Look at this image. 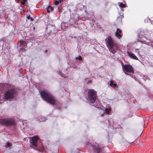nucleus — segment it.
Instances as JSON below:
<instances>
[{
    "instance_id": "f257e3e1",
    "label": "nucleus",
    "mask_w": 153,
    "mask_h": 153,
    "mask_svg": "<svg viewBox=\"0 0 153 153\" xmlns=\"http://www.w3.org/2000/svg\"><path fill=\"white\" fill-rule=\"evenodd\" d=\"M41 97L44 100L52 105L56 104L55 98L48 91L44 90L41 92Z\"/></svg>"
},
{
    "instance_id": "f03ea898",
    "label": "nucleus",
    "mask_w": 153,
    "mask_h": 153,
    "mask_svg": "<svg viewBox=\"0 0 153 153\" xmlns=\"http://www.w3.org/2000/svg\"><path fill=\"white\" fill-rule=\"evenodd\" d=\"M105 40L107 41L106 44L107 46L110 51L114 54L115 53V51L118 49L117 45L115 43L114 41L111 36L108 37Z\"/></svg>"
},
{
    "instance_id": "7ed1b4c3",
    "label": "nucleus",
    "mask_w": 153,
    "mask_h": 153,
    "mask_svg": "<svg viewBox=\"0 0 153 153\" xmlns=\"http://www.w3.org/2000/svg\"><path fill=\"white\" fill-rule=\"evenodd\" d=\"M88 97L90 103H94L97 98V92L93 89L89 90L88 92Z\"/></svg>"
},
{
    "instance_id": "20e7f679",
    "label": "nucleus",
    "mask_w": 153,
    "mask_h": 153,
    "mask_svg": "<svg viewBox=\"0 0 153 153\" xmlns=\"http://www.w3.org/2000/svg\"><path fill=\"white\" fill-rule=\"evenodd\" d=\"M17 94V91L14 88H12L11 89L6 92L4 96V98L6 99H13Z\"/></svg>"
},
{
    "instance_id": "39448f33",
    "label": "nucleus",
    "mask_w": 153,
    "mask_h": 153,
    "mask_svg": "<svg viewBox=\"0 0 153 153\" xmlns=\"http://www.w3.org/2000/svg\"><path fill=\"white\" fill-rule=\"evenodd\" d=\"M92 146L93 150L94 153H100L102 151V148L100 147L99 145L97 144L96 142H95V144H92L89 143L88 142L86 143V146Z\"/></svg>"
},
{
    "instance_id": "423d86ee",
    "label": "nucleus",
    "mask_w": 153,
    "mask_h": 153,
    "mask_svg": "<svg viewBox=\"0 0 153 153\" xmlns=\"http://www.w3.org/2000/svg\"><path fill=\"white\" fill-rule=\"evenodd\" d=\"M0 124L6 125V126H13L15 124V121L12 119H0Z\"/></svg>"
},
{
    "instance_id": "0eeeda50",
    "label": "nucleus",
    "mask_w": 153,
    "mask_h": 153,
    "mask_svg": "<svg viewBox=\"0 0 153 153\" xmlns=\"http://www.w3.org/2000/svg\"><path fill=\"white\" fill-rule=\"evenodd\" d=\"M39 140V138L37 136H33L31 139L30 140V145H32L34 147L37 146V143Z\"/></svg>"
},
{
    "instance_id": "6e6552de",
    "label": "nucleus",
    "mask_w": 153,
    "mask_h": 153,
    "mask_svg": "<svg viewBox=\"0 0 153 153\" xmlns=\"http://www.w3.org/2000/svg\"><path fill=\"white\" fill-rule=\"evenodd\" d=\"M124 70L126 71L129 73H133L134 70L133 67L130 65H125L123 67Z\"/></svg>"
},
{
    "instance_id": "1a4fd4ad",
    "label": "nucleus",
    "mask_w": 153,
    "mask_h": 153,
    "mask_svg": "<svg viewBox=\"0 0 153 153\" xmlns=\"http://www.w3.org/2000/svg\"><path fill=\"white\" fill-rule=\"evenodd\" d=\"M122 32L119 29H117L115 33V35L118 38L120 39L122 37L121 35L120 34Z\"/></svg>"
},
{
    "instance_id": "9d476101",
    "label": "nucleus",
    "mask_w": 153,
    "mask_h": 153,
    "mask_svg": "<svg viewBox=\"0 0 153 153\" xmlns=\"http://www.w3.org/2000/svg\"><path fill=\"white\" fill-rule=\"evenodd\" d=\"M127 53L128 55L131 58L135 60H138V59L137 56L133 53H129L128 52H127Z\"/></svg>"
},
{
    "instance_id": "9b49d317",
    "label": "nucleus",
    "mask_w": 153,
    "mask_h": 153,
    "mask_svg": "<svg viewBox=\"0 0 153 153\" xmlns=\"http://www.w3.org/2000/svg\"><path fill=\"white\" fill-rule=\"evenodd\" d=\"M47 11L48 13H49L53 10V7H51L50 6H48L46 8Z\"/></svg>"
},
{
    "instance_id": "f8f14e48",
    "label": "nucleus",
    "mask_w": 153,
    "mask_h": 153,
    "mask_svg": "<svg viewBox=\"0 0 153 153\" xmlns=\"http://www.w3.org/2000/svg\"><path fill=\"white\" fill-rule=\"evenodd\" d=\"M19 43L21 45H22L23 46H25L27 45V44H26V42L24 40H20L19 42Z\"/></svg>"
},
{
    "instance_id": "ddd939ff",
    "label": "nucleus",
    "mask_w": 153,
    "mask_h": 153,
    "mask_svg": "<svg viewBox=\"0 0 153 153\" xmlns=\"http://www.w3.org/2000/svg\"><path fill=\"white\" fill-rule=\"evenodd\" d=\"M119 6L120 7L122 8H123L126 7V4H123L122 2H120L119 4Z\"/></svg>"
},
{
    "instance_id": "4468645a",
    "label": "nucleus",
    "mask_w": 153,
    "mask_h": 153,
    "mask_svg": "<svg viewBox=\"0 0 153 153\" xmlns=\"http://www.w3.org/2000/svg\"><path fill=\"white\" fill-rule=\"evenodd\" d=\"M105 111L106 113L109 114L110 112L111 111V109L110 108H106L105 109Z\"/></svg>"
},
{
    "instance_id": "2eb2a0df",
    "label": "nucleus",
    "mask_w": 153,
    "mask_h": 153,
    "mask_svg": "<svg viewBox=\"0 0 153 153\" xmlns=\"http://www.w3.org/2000/svg\"><path fill=\"white\" fill-rule=\"evenodd\" d=\"M75 59L76 60L78 59L79 61H81L82 60V58L81 56H79L78 57H76L75 58Z\"/></svg>"
},
{
    "instance_id": "dca6fc26",
    "label": "nucleus",
    "mask_w": 153,
    "mask_h": 153,
    "mask_svg": "<svg viewBox=\"0 0 153 153\" xmlns=\"http://www.w3.org/2000/svg\"><path fill=\"white\" fill-rule=\"evenodd\" d=\"M27 18L28 19H30V21L32 22L33 21L34 19L32 17H30V15H29L27 16Z\"/></svg>"
},
{
    "instance_id": "f3484780",
    "label": "nucleus",
    "mask_w": 153,
    "mask_h": 153,
    "mask_svg": "<svg viewBox=\"0 0 153 153\" xmlns=\"http://www.w3.org/2000/svg\"><path fill=\"white\" fill-rule=\"evenodd\" d=\"M26 1L27 0H23L21 2V3L22 4L24 5Z\"/></svg>"
},
{
    "instance_id": "a211bd4d",
    "label": "nucleus",
    "mask_w": 153,
    "mask_h": 153,
    "mask_svg": "<svg viewBox=\"0 0 153 153\" xmlns=\"http://www.w3.org/2000/svg\"><path fill=\"white\" fill-rule=\"evenodd\" d=\"M20 50L21 51L24 52L25 51L26 49L24 48H22L20 49Z\"/></svg>"
},
{
    "instance_id": "6ab92c4d",
    "label": "nucleus",
    "mask_w": 153,
    "mask_h": 153,
    "mask_svg": "<svg viewBox=\"0 0 153 153\" xmlns=\"http://www.w3.org/2000/svg\"><path fill=\"white\" fill-rule=\"evenodd\" d=\"M59 1H55L54 2V4L55 5H57L59 4Z\"/></svg>"
},
{
    "instance_id": "aec40b11",
    "label": "nucleus",
    "mask_w": 153,
    "mask_h": 153,
    "mask_svg": "<svg viewBox=\"0 0 153 153\" xmlns=\"http://www.w3.org/2000/svg\"><path fill=\"white\" fill-rule=\"evenodd\" d=\"M113 84V81L112 80H111L110 82V85L111 87L112 86V85Z\"/></svg>"
},
{
    "instance_id": "412c9836",
    "label": "nucleus",
    "mask_w": 153,
    "mask_h": 153,
    "mask_svg": "<svg viewBox=\"0 0 153 153\" xmlns=\"http://www.w3.org/2000/svg\"><path fill=\"white\" fill-rule=\"evenodd\" d=\"M6 144L7 146V147H10L11 146V145L10 143H7Z\"/></svg>"
},
{
    "instance_id": "4be33fe9",
    "label": "nucleus",
    "mask_w": 153,
    "mask_h": 153,
    "mask_svg": "<svg viewBox=\"0 0 153 153\" xmlns=\"http://www.w3.org/2000/svg\"><path fill=\"white\" fill-rule=\"evenodd\" d=\"M117 85L116 84V83H114L112 85V87H116Z\"/></svg>"
},
{
    "instance_id": "5701e85b",
    "label": "nucleus",
    "mask_w": 153,
    "mask_h": 153,
    "mask_svg": "<svg viewBox=\"0 0 153 153\" xmlns=\"http://www.w3.org/2000/svg\"><path fill=\"white\" fill-rule=\"evenodd\" d=\"M44 149V148H42V149H36L37 150H38L39 151H42Z\"/></svg>"
},
{
    "instance_id": "b1692460",
    "label": "nucleus",
    "mask_w": 153,
    "mask_h": 153,
    "mask_svg": "<svg viewBox=\"0 0 153 153\" xmlns=\"http://www.w3.org/2000/svg\"><path fill=\"white\" fill-rule=\"evenodd\" d=\"M58 10H59V11L60 12L61 9L59 7H58Z\"/></svg>"
},
{
    "instance_id": "393cba45",
    "label": "nucleus",
    "mask_w": 153,
    "mask_h": 153,
    "mask_svg": "<svg viewBox=\"0 0 153 153\" xmlns=\"http://www.w3.org/2000/svg\"><path fill=\"white\" fill-rule=\"evenodd\" d=\"M59 2L61 3L63 1V0H59Z\"/></svg>"
},
{
    "instance_id": "a878e982",
    "label": "nucleus",
    "mask_w": 153,
    "mask_h": 153,
    "mask_svg": "<svg viewBox=\"0 0 153 153\" xmlns=\"http://www.w3.org/2000/svg\"><path fill=\"white\" fill-rule=\"evenodd\" d=\"M47 52H48V50H45V53H47Z\"/></svg>"
},
{
    "instance_id": "bb28decb",
    "label": "nucleus",
    "mask_w": 153,
    "mask_h": 153,
    "mask_svg": "<svg viewBox=\"0 0 153 153\" xmlns=\"http://www.w3.org/2000/svg\"><path fill=\"white\" fill-rule=\"evenodd\" d=\"M125 0H121V1L123 2H125Z\"/></svg>"
}]
</instances>
